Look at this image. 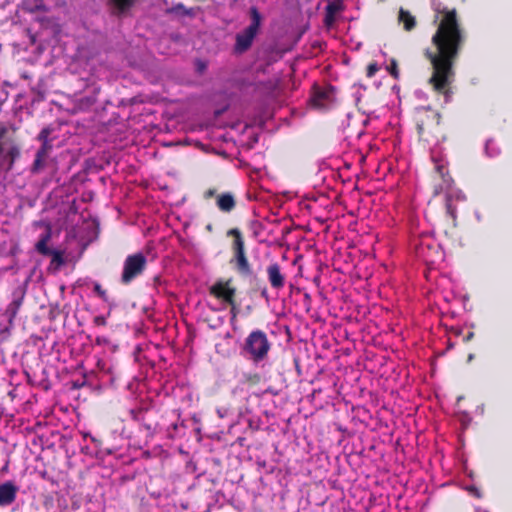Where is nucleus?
<instances>
[{
	"label": "nucleus",
	"mask_w": 512,
	"mask_h": 512,
	"mask_svg": "<svg viewBox=\"0 0 512 512\" xmlns=\"http://www.w3.org/2000/svg\"><path fill=\"white\" fill-rule=\"evenodd\" d=\"M134 1L135 0H110V3L118 13H122L128 10L133 5Z\"/></svg>",
	"instance_id": "obj_13"
},
{
	"label": "nucleus",
	"mask_w": 512,
	"mask_h": 512,
	"mask_svg": "<svg viewBox=\"0 0 512 512\" xmlns=\"http://www.w3.org/2000/svg\"><path fill=\"white\" fill-rule=\"evenodd\" d=\"M217 414L220 418H223L227 415V409L219 408V409H217Z\"/></svg>",
	"instance_id": "obj_19"
},
{
	"label": "nucleus",
	"mask_w": 512,
	"mask_h": 512,
	"mask_svg": "<svg viewBox=\"0 0 512 512\" xmlns=\"http://www.w3.org/2000/svg\"><path fill=\"white\" fill-rule=\"evenodd\" d=\"M251 23L236 36L235 50L239 53L246 51L252 44L261 24L262 17L255 7L250 8Z\"/></svg>",
	"instance_id": "obj_4"
},
{
	"label": "nucleus",
	"mask_w": 512,
	"mask_h": 512,
	"mask_svg": "<svg viewBox=\"0 0 512 512\" xmlns=\"http://www.w3.org/2000/svg\"><path fill=\"white\" fill-rule=\"evenodd\" d=\"M473 336V332L468 333V335L465 337V341H470L473 338Z\"/></svg>",
	"instance_id": "obj_23"
},
{
	"label": "nucleus",
	"mask_w": 512,
	"mask_h": 512,
	"mask_svg": "<svg viewBox=\"0 0 512 512\" xmlns=\"http://www.w3.org/2000/svg\"><path fill=\"white\" fill-rule=\"evenodd\" d=\"M95 291L97 292L98 295H100L101 297L104 296V291L101 289V287L99 285H95Z\"/></svg>",
	"instance_id": "obj_22"
},
{
	"label": "nucleus",
	"mask_w": 512,
	"mask_h": 512,
	"mask_svg": "<svg viewBox=\"0 0 512 512\" xmlns=\"http://www.w3.org/2000/svg\"><path fill=\"white\" fill-rule=\"evenodd\" d=\"M50 133H51V129L49 127H47V128H44L38 136L39 140L42 141V147L38 151L36 160L34 162L35 170L40 169L44 165L45 159L48 156V154L50 153V150L52 148L51 140L49 139Z\"/></svg>",
	"instance_id": "obj_7"
},
{
	"label": "nucleus",
	"mask_w": 512,
	"mask_h": 512,
	"mask_svg": "<svg viewBox=\"0 0 512 512\" xmlns=\"http://www.w3.org/2000/svg\"><path fill=\"white\" fill-rule=\"evenodd\" d=\"M338 10V6L335 4L328 5V15H327V21H332V14Z\"/></svg>",
	"instance_id": "obj_16"
},
{
	"label": "nucleus",
	"mask_w": 512,
	"mask_h": 512,
	"mask_svg": "<svg viewBox=\"0 0 512 512\" xmlns=\"http://www.w3.org/2000/svg\"><path fill=\"white\" fill-rule=\"evenodd\" d=\"M232 233L235 235L234 250L237 262L241 268H246L248 263L244 254V244L241 239L240 233L236 230H233Z\"/></svg>",
	"instance_id": "obj_11"
},
{
	"label": "nucleus",
	"mask_w": 512,
	"mask_h": 512,
	"mask_svg": "<svg viewBox=\"0 0 512 512\" xmlns=\"http://www.w3.org/2000/svg\"><path fill=\"white\" fill-rule=\"evenodd\" d=\"M473 358H474V355H473V354H469V356H468V362L472 361V360H473Z\"/></svg>",
	"instance_id": "obj_24"
},
{
	"label": "nucleus",
	"mask_w": 512,
	"mask_h": 512,
	"mask_svg": "<svg viewBox=\"0 0 512 512\" xmlns=\"http://www.w3.org/2000/svg\"><path fill=\"white\" fill-rule=\"evenodd\" d=\"M435 161V168L437 173L442 178V185L440 186L441 191L446 192V210L447 213L455 219L456 217V208L453 206V201H464L466 199V196L464 193L457 189L451 188V182L452 179L447 175L445 170V162L443 160H436L435 157H433Z\"/></svg>",
	"instance_id": "obj_3"
},
{
	"label": "nucleus",
	"mask_w": 512,
	"mask_h": 512,
	"mask_svg": "<svg viewBox=\"0 0 512 512\" xmlns=\"http://www.w3.org/2000/svg\"><path fill=\"white\" fill-rule=\"evenodd\" d=\"M399 21L404 23V28L406 30H411L415 26L414 18L403 9L399 12Z\"/></svg>",
	"instance_id": "obj_14"
},
{
	"label": "nucleus",
	"mask_w": 512,
	"mask_h": 512,
	"mask_svg": "<svg viewBox=\"0 0 512 512\" xmlns=\"http://www.w3.org/2000/svg\"><path fill=\"white\" fill-rule=\"evenodd\" d=\"M377 70H378V66H377V64L372 63V64H370V65L368 66V69H367V75H368L369 77H372V76L377 72Z\"/></svg>",
	"instance_id": "obj_17"
},
{
	"label": "nucleus",
	"mask_w": 512,
	"mask_h": 512,
	"mask_svg": "<svg viewBox=\"0 0 512 512\" xmlns=\"http://www.w3.org/2000/svg\"><path fill=\"white\" fill-rule=\"evenodd\" d=\"M389 71H390L391 75H393L395 78L398 76L397 63L395 60L391 61V66L389 67Z\"/></svg>",
	"instance_id": "obj_18"
},
{
	"label": "nucleus",
	"mask_w": 512,
	"mask_h": 512,
	"mask_svg": "<svg viewBox=\"0 0 512 512\" xmlns=\"http://www.w3.org/2000/svg\"><path fill=\"white\" fill-rule=\"evenodd\" d=\"M267 275L273 288L280 289L284 286V276L280 272V267L277 264L268 266Z\"/></svg>",
	"instance_id": "obj_10"
},
{
	"label": "nucleus",
	"mask_w": 512,
	"mask_h": 512,
	"mask_svg": "<svg viewBox=\"0 0 512 512\" xmlns=\"http://www.w3.org/2000/svg\"><path fill=\"white\" fill-rule=\"evenodd\" d=\"M334 101V89L331 86H316L311 102L314 107L325 109Z\"/></svg>",
	"instance_id": "obj_6"
},
{
	"label": "nucleus",
	"mask_w": 512,
	"mask_h": 512,
	"mask_svg": "<svg viewBox=\"0 0 512 512\" xmlns=\"http://www.w3.org/2000/svg\"><path fill=\"white\" fill-rule=\"evenodd\" d=\"M439 21L437 31L432 37L434 51H426L433 68L429 83L434 90L443 92L447 98V88L453 81L452 64L462 43V34L455 10L436 9L435 22Z\"/></svg>",
	"instance_id": "obj_1"
},
{
	"label": "nucleus",
	"mask_w": 512,
	"mask_h": 512,
	"mask_svg": "<svg viewBox=\"0 0 512 512\" xmlns=\"http://www.w3.org/2000/svg\"><path fill=\"white\" fill-rule=\"evenodd\" d=\"M211 293L216 297L223 299L229 304H233L235 290L228 283H217L211 288Z\"/></svg>",
	"instance_id": "obj_9"
},
{
	"label": "nucleus",
	"mask_w": 512,
	"mask_h": 512,
	"mask_svg": "<svg viewBox=\"0 0 512 512\" xmlns=\"http://www.w3.org/2000/svg\"><path fill=\"white\" fill-rule=\"evenodd\" d=\"M18 487L12 482H4L0 484V505L7 506L14 502Z\"/></svg>",
	"instance_id": "obj_8"
},
{
	"label": "nucleus",
	"mask_w": 512,
	"mask_h": 512,
	"mask_svg": "<svg viewBox=\"0 0 512 512\" xmlns=\"http://www.w3.org/2000/svg\"><path fill=\"white\" fill-rule=\"evenodd\" d=\"M145 264L146 258L141 253L128 256L124 263L122 282L129 283L143 271Z\"/></svg>",
	"instance_id": "obj_5"
},
{
	"label": "nucleus",
	"mask_w": 512,
	"mask_h": 512,
	"mask_svg": "<svg viewBox=\"0 0 512 512\" xmlns=\"http://www.w3.org/2000/svg\"><path fill=\"white\" fill-rule=\"evenodd\" d=\"M37 250L42 253V254H47L48 253V249L46 247V238L45 239H42L40 240L37 245Z\"/></svg>",
	"instance_id": "obj_15"
},
{
	"label": "nucleus",
	"mask_w": 512,
	"mask_h": 512,
	"mask_svg": "<svg viewBox=\"0 0 512 512\" xmlns=\"http://www.w3.org/2000/svg\"><path fill=\"white\" fill-rule=\"evenodd\" d=\"M468 491L472 494H474L476 497H480V493L477 488L471 486L468 488Z\"/></svg>",
	"instance_id": "obj_20"
},
{
	"label": "nucleus",
	"mask_w": 512,
	"mask_h": 512,
	"mask_svg": "<svg viewBox=\"0 0 512 512\" xmlns=\"http://www.w3.org/2000/svg\"><path fill=\"white\" fill-rule=\"evenodd\" d=\"M469 417L467 415H463L461 418H460V421L462 423L463 426H466L469 422Z\"/></svg>",
	"instance_id": "obj_21"
},
{
	"label": "nucleus",
	"mask_w": 512,
	"mask_h": 512,
	"mask_svg": "<svg viewBox=\"0 0 512 512\" xmlns=\"http://www.w3.org/2000/svg\"><path fill=\"white\" fill-rule=\"evenodd\" d=\"M217 206L224 212L231 211L235 206V201L232 195L222 194L217 198Z\"/></svg>",
	"instance_id": "obj_12"
},
{
	"label": "nucleus",
	"mask_w": 512,
	"mask_h": 512,
	"mask_svg": "<svg viewBox=\"0 0 512 512\" xmlns=\"http://www.w3.org/2000/svg\"><path fill=\"white\" fill-rule=\"evenodd\" d=\"M270 350V343L264 332L253 331L248 335L243 346V354L253 362H261L266 359Z\"/></svg>",
	"instance_id": "obj_2"
}]
</instances>
